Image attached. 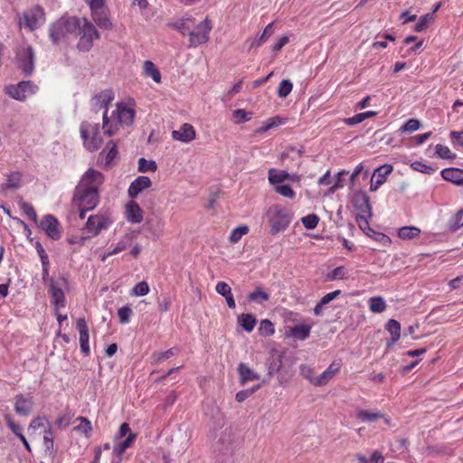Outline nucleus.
I'll return each instance as SVG.
<instances>
[{"mask_svg": "<svg viewBox=\"0 0 463 463\" xmlns=\"http://www.w3.org/2000/svg\"><path fill=\"white\" fill-rule=\"evenodd\" d=\"M341 294V290L337 289V290H335V291H332V292H329L327 294H326L321 299H320V305H327L328 303H330L332 300H334L335 298H336L338 296H340Z\"/></svg>", "mask_w": 463, "mask_h": 463, "instance_id": "69168bd1", "label": "nucleus"}, {"mask_svg": "<svg viewBox=\"0 0 463 463\" xmlns=\"http://www.w3.org/2000/svg\"><path fill=\"white\" fill-rule=\"evenodd\" d=\"M5 420L8 425V427L11 429V430L13 431V433L16 436L17 433H20L22 431V428L20 425L16 424L14 422V420H12V417L8 414H6L5 416Z\"/></svg>", "mask_w": 463, "mask_h": 463, "instance_id": "774afa93", "label": "nucleus"}, {"mask_svg": "<svg viewBox=\"0 0 463 463\" xmlns=\"http://www.w3.org/2000/svg\"><path fill=\"white\" fill-rule=\"evenodd\" d=\"M436 154L443 159H452L456 157V155L451 153L450 149L441 144H438L435 146Z\"/></svg>", "mask_w": 463, "mask_h": 463, "instance_id": "09e8293b", "label": "nucleus"}, {"mask_svg": "<svg viewBox=\"0 0 463 463\" xmlns=\"http://www.w3.org/2000/svg\"><path fill=\"white\" fill-rule=\"evenodd\" d=\"M274 325L268 319L260 321L259 332L261 335L269 336L274 334Z\"/></svg>", "mask_w": 463, "mask_h": 463, "instance_id": "a18cd8bd", "label": "nucleus"}, {"mask_svg": "<svg viewBox=\"0 0 463 463\" xmlns=\"http://www.w3.org/2000/svg\"><path fill=\"white\" fill-rule=\"evenodd\" d=\"M152 181L148 176L139 175L129 185L128 194L130 198H136L144 190L151 187Z\"/></svg>", "mask_w": 463, "mask_h": 463, "instance_id": "2eb2a0df", "label": "nucleus"}, {"mask_svg": "<svg viewBox=\"0 0 463 463\" xmlns=\"http://www.w3.org/2000/svg\"><path fill=\"white\" fill-rule=\"evenodd\" d=\"M91 17L99 28L106 30L112 29L113 24L109 17L108 11L104 7L91 10Z\"/></svg>", "mask_w": 463, "mask_h": 463, "instance_id": "6ab92c4d", "label": "nucleus"}, {"mask_svg": "<svg viewBox=\"0 0 463 463\" xmlns=\"http://www.w3.org/2000/svg\"><path fill=\"white\" fill-rule=\"evenodd\" d=\"M18 67L22 70L25 76L33 73L34 69V52L31 46H27L16 55Z\"/></svg>", "mask_w": 463, "mask_h": 463, "instance_id": "f8f14e48", "label": "nucleus"}, {"mask_svg": "<svg viewBox=\"0 0 463 463\" xmlns=\"http://www.w3.org/2000/svg\"><path fill=\"white\" fill-rule=\"evenodd\" d=\"M144 74L146 77H150L156 83L161 82V73L159 70L156 67L154 62L151 61H146L144 63Z\"/></svg>", "mask_w": 463, "mask_h": 463, "instance_id": "c756f323", "label": "nucleus"}, {"mask_svg": "<svg viewBox=\"0 0 463 463\" xmlns=\"http://www.w3.org/2000/svg\"><path fill=\"white\" fill-rule=\"evenodd\" d=\"M21 208L30 220L33 221L34 222H37L36 212L31 204L26 202H22Z\"/></svg>", "mask_w": 463, "mask_h": 463, "instance_id": "4d7b16f0", "label": "nucleus"}, {"mask_svg": "<svg viewBox=\"0 0 463 463\" xmlns=\"http://www.w3.org/2000/svg\"><path fill=\"white\" fill-rule=\"evenodd\" d=\"M79 27L80 20L77 17L62 16L50 26L49 36L53 43H58L74 33Z\"/></svg>", "mask_w": 463, "mask_h": 463, "instance_id": "7ed1b4c3", "label": "nucleus"}, {"mask_svg": "<svg viewBox=\"0 0 463 463\" xmlns=\"http://www.w3.org/2000/svg\"><path fill=\"white\" fill-rule=\"evenodd\" d=\"M392 170L393 167L392 165L384 164L374 170L372 177L373 179H375L378 182L383 184L386 181L387 175H390Z\"/></svg>", "mask_w": 463, "mask_h": 463, "instance_id": "2f4dec72", "label": "nucleus"}, {"mask_svg": "<svg viewBox=\"0 0 463 463\" xmlns=\"http://www.w3.org/2000/svg\"><path fill=\"white\" fill-rule=\"evenodd\" d=\"M354 206L357 212V217L366 225H369L368 219L372 217V206L369 196L364 192H357L353 199Z\"/></svg>", "mask_w": 463, "mask_h": 463, "instance_id": "9b49d317", "label": "nucleus"}, {"mask_svg": "<svg viewBox=\"0 0 463 463\" xmlns=\"http://www.w3.org/2000/svg\"><path fill=\"white\" fill-rule=\"evenodd\" d=\"M77 328L80 333V343L89 342V328L84 318L80 317L77 320Z\"/></svg>", "mask_w": 463, "mask_h": 463, "instance_id": "a19ab883", "label": "nucleus"}, {"mask_svg": "<svg viewBox=\"0 0 463 463\" xmlns=\"http://www.w3.org/2000/svg\"><path fill=\"white\" fill-rule=\"evenodd\" d=\"M370 310L373 313H382L386 308V303L382 297H373L369 300Z\"/></svg>", "mask_w": 463, "mask_h": 463, "instance_id": "4c0bfd02", "label": "nucleus"}, {"mask_svg": "<svg viewBox=\"0 0 463 463\" xmlns=\"http://www.w3.org/2000/svg\"><path fill=\"white\" fill-rule=\"evenodd\" d=\"M107 148L109 149L106 155V165L110 164L117 156V146L112 141L109 142L107 145Z\"/></svg>", "mask_w": 463, "mask_h": 463, "instance_id": "bf43d9fd", "label": "nucleus"}, {"mask_svg": "<svg viewBox=\"0 0 463 463\" xmlns=\"http://www.w3.org/2000/svg\"><path fill=\"white\" fill-rule=\"evenodd\" d=\"M40 227L52 240H59L61 235L58 220L52 214L46 215L40 223Z\"/></svg>", "mask_w": 463, "mask_h": 463, "instance_id": "4468645a", "label": "nucleus"}, {"mask_svg": "<svg viewBox=\"0 0 463 463\" xmlns=\"http://www.w3.org/2000/svg\"><path fill=\"white\" fill-rule=\"evenodd\" d=\"M434 20L433 13L427 14L420 17V21L415 25L416 32H423Z\"/></svg>", "mask_w": 463, "mask_h": 463, "instance_id": "c03bdc74", "label": "nucleus"}, {"mask_svg": "<svg viewBox=\"0 0 463 463\" xmlns=\"http://www.w3.org/2000/svg\"><path fill=\"white\" fill-rule=\"evenodd\" d=\"M43 445L46 451L50 453L53 451V433L51 427L43 431Z\"/></svg>", "mask_w": 463, "mask_h": 463, "instance_id": "49530a36", "label": "nucleus"}, {"mask_svg": "<svg viewBox=\"0 0 463 463\" xmlns=\"http://www.w3.org/2000/svg\"><path fill=\"white\" fill-rule=\"evenodd\" d=\"M50 293L52 296V303L54 309L58 311L61 307H65V296L58 283L53 279H50Z\"/></svg>", "mask_w": 463, "mask_h": 463, "instance_id": "f3484780", "label": "nucleus"}, {"mask_svg": "<svg viewBox=\"0 0 463 463\" xmlns=\"http://www.w3.org/2000/svg\"><path fill=\"white\" fill-rule=\"evenodd\" d=\"M156 163L154 160H146L144 157L138 159V171L141 173L156 172Z\"/></svg>", "mask_w": 463, "mask_h": 463, "instance_id": "ea45409f", "label": "nucleus"}, {"mask_svg": "<svg viewBox=\"0 0 463 463\" xmlns=\"http://www.w3.org/2000/svg\"><path fill=\"white\" fill-rule=\"evenodd\" d=\"M76 421L80 424L73 428V430L84 434L86 438H90L92 432L91 422L85 417H78Z\"/></svg>", "mask_w": 463, "mask_h": 463, "instance_id": "7c9ffc66", "label": "nucleus"}, {"mask_svg": "<svg viewBox=\"0 0 463 463\" xmlns=\"http://www.w3.org/2000/svg\"><path fill=\"white\" fill-rule=\"evenodd\" d=\"M46 422L50 426V423L48 422V420L45 417H37L31 421V423L29 425V430H36L44 428V425Z\"/></svg>", "mask_w": 463, "mask_h": 463, "instance_id": "e2e57ef3", "label": "nucleus"}, {"mask_svg": "<svg viewBox=\"0 0 463 463\" xmlns=\"http://www.w3.org/2000/svg\"><path fill=\"white\" fill-rule=\"evenodd\" d=\"M273 33V23L269 24L263 33L260 35H257L252 40H248L247 43H249V51H250L252 48H258L262 43H264Z\"/></svg>", "mask_w": 463, "mask_h": 463, "instance_id": "b1692460", "label": "nucleus"}, {"mask_svg": "<svg viewBox=\"0 0 463 463\" xmlns=\"http://www.w3.org/2000/svg\"><path fill=\"white\" fill-rule=\"evenodd\" d=\"M80 37L77 44V48L80 52H89L93 46V40L99 39L100 34L96 27L86 18L83 23H80Z\"/></svg>", "mask_w": 463, "mask_h": 463, "instance_id": "0eeeda50", "label": "nucleus"}, {"mask_svg": "<svg viewBox=\"0 0 463 463\" xmlns=\"http://www.w3.org/2000/svg\"><path fill=\"white\" fill-rule=\"evenodd\" d=\"M311 331V326L308 325H297L291 328V335L301 340L307 339Z\"/></svg>", "mask_w": 463, "mask_h": 463, "instance_id": "c9c22d12", "label": "nucleus"}, {"mask_svg": "<svg viewBox=\"0 0 463 463\" xmlns=\"http://www.w3.org/2000/svg\"><path fill=\"white\" fill-rule=\"evenodd\" d=\"M318 222H319V218L315 213L308 214L307 216H304L301 219V222L303 223L305 228H307L308 230L315 229L317 227V225L318 224Z\"/></svg>", "mask_w": 463, "mask_h": 463, "instance_id": "de8ad7c7", "label": "nucleus"}, {"mask_svg": "<svg viewBox=\"0 0 463 463\" xmlns=\"http://www.w3.org/2000/svg\"><path fill=\"white\" fill-rule=\"evenodd\" d=\"M293 85L289 80H282L279 83L278 95L280 98H286L292 90Z\"/></svg>", "mask_w": 463, "mask_h": 463, "instance_id": "8fccbe9b", "label": "nucleus"}, {"mask_svg": "<svg viewBox=\"0 0 463 463\" xmlns=\"http://www.w3.org/2000/svg\"><path fill=\"white\" fill-rule=\"evenodd\" d=\"M449 230L457 231L463 226V209L458 211L449 222Z\"/></svg>", "mask_w": 463, "mask_h": 463, "instance_id": "58836bf2", "label": "nucleus"}, {"mask_svg": "<svg viewBox=\"0 0 463 463\" xmlns=\"http://www.w3.org/2000/svg\"><path fill=\"white\" fill-rule=\"evenodd\" d=\"M213 29L212 22L209 18H205L197 24L196 30L189 32L190 46L197 47L206 43L210 39V32Z\"/></svg>", "mask_w": 463, "mask_h": 463, "instance_id": "9d476101", "label": "nucleus"}, {"mask_svg": "<svg viewBox=\"0 0 463 463\" xmlns=\"http://www.w3.org/2000/svg\"><path fill=\"white\" fill-rule=\"evenodd\" d=\"M149 292V286L146 281L138 282L133 288L136 296H146Z\"/></svg>", "mask_w": 463, "mask_h": 463, "instance_id": "052dcab7", "label": "nucleus"}, {"mask_svg": "<svg viewBox=\"0 0 463 463\" xmlns=\"http://www.w3.org/2000/svg\"><path fill=\"white\" fill-rule=\"evenodd\" d=\"M136 439L137 434L132 432L129 424L127 422L122 423L114 437L116 444L113 447V453L117 457H122L126 449L133 445Z\"/></svg>", "mask_w": 463, "mask_h": 463, "instance_id": "423d86ee", "label": "nucleus"}, {"mask_svg": "<svg viewBox=\"0 0 463 463\" xmlns=\"http://www.w3.org/2000/svg\"><path fill=\"white\" fill-rule=\"evenodd\" d=\"M215 290L222 297H227L232 294L231 287L224 281H220L216 284Z\"/></svg>", "mask_w": 463, "mask_h": 463, "instance_id": "680f3d73", "label": "nucleus"}, {"mask_svg": "<svg viewBox=\"0 0 463 463\" xmlns=\"http://www.w3.org/2000/svg\"><path fill=\"white\" fill-rule=\"evenodd\" d=\"M22 19L26 28L34 31L45 23V12L41 5H36L24 11Z\"/></svg>", "mask_w": 463, "mask_h": 463, "instance_id": "6e6552de", "label": "nucleus"}, {"mask_svg": "<svg viewBox=\"0 0 463 463\" xmlns=\"http://www.w3.org/2000/svg\"><path fill=\"white\" fill-rule=\"evenodd\" d=\"M179 353V350L177 348H170L166 350L165 352L158 353L154 354V357L156 362H162L164 360H166L172 356L177 355Z\"/></svg>", "mask_w": 463, "mask_h": 463, "instance_id": "5fc2aeb1", "label": "nucleus"}, {"mask_svg": "<svg viewBox=\"0 0 463 463\" xmlns=\"http://www.w3.org/2000/svg\"><path fill=\"white\" fill-rule=\"evenodd\" d=\"M269 299V295L265 292L261 288H256L254 291L248 295L250 302L262 304Z\"/></svg>", "mask_w": 463, "mask_h": 463, "instance_id": "72a5a7b5", "label": "nucleus"}, {"mask_svg": "<svg viewBox=\"0 0 463 463\" xmlns=\"http://www.w3.org/2000/svg\"><path fill=\"white\" fill-rule=\"evenodd\" d=\"M346 270L345 267L339 266L334 269L331 272L326 275V279L328 281H333L335 279H344L346 278Z\"/></svg>", "mask_w": 463, "mask_h": 463, "instance_id": "79ce46f5", "label": "nucleus"}, {"mask_svg": "<svg viewBox=\"0 0 463 463\" xmlns=\"http://www.w3.org/2000/svg\"><path fill=\"white\" fill-rule=\"evenodd\" d=\"M420 234V230L415 226H404L398 230V237L402 240H412Z\"/></svg>", "mask_w": 463, "mask_h": 463, "instance_id": "c85d7f7f", "label": "nucleus"}, {"mask_svg": "<svg viewBox=\"0 0 463 463\" xmlns=\"http://www.w3.org/2000/svg\"><path fill=\"white\" fill-rule=\"evenodd\" d=\"M6 94L11 98L24 101L29 95L35 93L38 87L31 80L21 81L16 85L11 84L5 88Z\"/></svg>", "mask_w": 463, "mask_h": 463, "instance_id": "1a4fd4ad", "label": "nucleus"}, {"mask_svg": "<svg viewBox=\"0 0 463 463\" xmlns=\"http://www.w3.org/2000/svg\"><path fill=\"white\" fill-rule=\"evenodd\" d=\"M282 366V355H273L268 363V379H270L275 373L279 372Z\"/></svg>", "mask_w": 463, "mask_h": 463, "instance_id": "473e14b6", "label": "nucleus"}, {"mask_svg": "<svg viewBox=\"0 0 463 463\" xmlns=\"http://www.w3.org/2000/svg\"><path fill=\"white\" fill-rule=\"evenodd\" d=\"M265 216L270 227L269 232L273 235L286 230L291 222V213L279 204L269 206Z\"/></svg>", "mask_w": 463, "mask_h": 463, "instance_id": "20e7f679", "label": "nucleus"}, {"mask_svg": "<svg viewBox=\"0 0 463 463\" xmlns=\"http://www.w3.org/2000/svg\"><path fill=\"white\" fill-rule=\"evenodd\" d=\"M104 182L103 175L90 168L80 178L76 186L73 201L79 207H85V210H93L99 203V189Z\"/></svg>", "mask_w": 463, "mask_h": 463, "instance_id": "f03ea898", "label": "nucleus"}, {"mask_svg": "<svg viewBox=\"0 0 463 463\" xmlns=\"http://www.w3.org/2000/svg\"><path fill=\"white\" fill-rule=\"evenodd\" d=\"M248 232L249 227L246 225L237 227L232 231L229 241L232 243L238 242L243 235L248 233Z\"/></svg>", "mask_w": 463, "mask_h": 463, "instance_id": "37998d69", "label": "nucleus"}, {"mask_svg": "<svg viewBox=\"0 0 463 463\" xmlns=\"http://www.w3.org/2000/svg\"><path fill=\"white\" fill-rule=\"evenodd\" d=\"M113 99L114 93L111 90H105L93 99L96 107L104 109L102 115V129L104 135L108 137L115 135L119 126H128L132 124L135 118V111L122 103H118L116 109L109 116L108 108Z\"/></svg>", "mask_w": 463, "mask_h": 463, "instance_id": "f257e3e1", "label": "nucleus"}, {"mask_svg": "<svg viewBox=\"0 0 463 463\" xmlns=\"http://www.w3.org/2000/svg\"><path fill=\"white\" fill-rule=\"evenodd\" d=\"M386 329L392 335L391 341L388 342V344H387L388 346H391L392 345L395 344L400 339L401 325L397 320L390 319L387 323Z\"/></svg>", "mask_w": 463, "mask_h": 463, "instance_id": "bb28decb", "label": "nucleus"}, {"mask_svg": "<svg viewBox=\"0 0 463 463\" xmlns=\"http://www.w3.org/2000/svg\"><path fill=\"white\" fill-rule=\"evenodd\" d=\"M71 415L70 412L60 415L56 420V425L59 428H66L71 424Z\"/></svg>", "mask_w": 463, "mask_h": 463, "instance_id": "0e129e2a", "label": "nucleus"}, {"mask_svg": "<svg viewBox=\"0 0 463 463\" xmlns=\"http://www.w3.org/2000/svg\"><path fill=\"white\" fill-rule=\"evenodd\" d=\"M299 370H300V374L315 385V381H317V377L313 376V374H314L313 369L308 365L303 364L300 366Z\"/></svg>", "mask_w": 463, "mask_h": 463, "instance_id": "13d9d810", "label": "nucleus"}, {"mask_svg": "<svg viewBox=\"0 0 463 463\" xmlns=\"http://www.w3.org/2000/svg\"><path fill=\"white\" fill-rule=\"evenodd\" d=\"M33 406V397H24L23 394L16 395L14 411L18 415L25 417L30 415Z\"/></svg>", "mask_w": 463, "mask_h": 463, "instance_id": "a211bd4d", "label": "nucleus"}, {"mask_svg": "<svg viewBox=\"0 0 463 463\" xmlns=\"http://www.w3.org/2000/svg\"><path fill=\"white\" fill-rule=\"evenodd\" d=\"M80 131L84 146L88 150L95 151L100 147L103 140L99 123L84 121L80 124Z\"/></svg>", "mask_w": 463, "mask_h": 463, "instance_id": "39448f33", "label": "nucleus"}, {"mask_svg": "<svg viewBox=\"0 0 463 463\" xmlns=\"http://www.w3.org/2000/svg\"><path fill=\"white\" fill-rule=\"evenodd\" d=\"M238 323L246 332L250 333L254 329L257 319L252 314H241L238 317Z\"/></svg>", "mask_w": 463, "mask_h": 463, "instance_id": "cd10ccee", "label": "nucleus"}, {"mask_svg": "<svg viewBox=\"0 0 463 463\" xmlns=\"http://www.w3.org/2000/svg\"><path fill=\"white\" fill-rule=\"evenodd\" d=\"M411 167L413 170L424 173L427 175H432L435 173L436 169L430 165H428L426 164H423L420 161H415L411 164Z\"/></svg>", "mask_w": 463, "mask_h": 463, "instance_id": "3c124183", "label": "nucleus"}, {"mask_svg": "<svg viewBox=\"0 0 463 463\" xmlns=\"http://www.w3.org/2000/svg\"><path fill=\"white\" fill-rule=\"evenodd\" d=\"M420 122L416 118L409 119L402 128V132H413L420 128Z\"/></svg>", "mask_w": 463, "mask_h": 463, "instance_id": "6e6d98bb", "label": "nucleus"}, {"mask_svg": "<svg viewBox=\"0 0 463 463\" xmlns=\"http://www.w3.org/2000/svg\"><path fill=\"white\" fill-rule=\"evenodd\" d=\"M275 192L283 197L292 199L295 197V192L288 184L277 185L275 187Z\"/></svg>", "mask_w": 463, "mask_h": 463, "instance_id": "603ef678", "label": "nucleus"}, {"mask_svg": "<svg viewBox=\"0 0 463 463\" xmlns=\"http://www.w3.org/2000/svg\"><path fill=\"white\" fill-rule=\"evenodd\" d=\"M289 174L287 171L278 172L276 169L269 170V182L271 184H277L284 182L285 180L289 178Z\"/></svg>", "mask_w": 463, "mask_h": 463, "instance_id": "f704fd0d", "label": "nucleus"}, {"mask_svg": "<svg viewBox=\"0 0 463 463\" xmlns=\"http://www.w3.org/2000/svg\"><path fill=\"white\" fill-rule=\"evenodd\" d=\"M340 363L333 362L315 381L316 386L326 385L340 370Z\"/></svg>", "mask_w": 463, "mask_h": 463, "instance_id": "412c9836", "label": "nucleus"}, {"mask_svg": "<svg viewBox=\"0 0 463 463\" xmlns=\"http://www.w3.org/2000/svg\"><path fill=\"white\" fill-rule=\"evenodd\" d=\"M383 417V413L381 411H369L366 410H357L356 418L364 423H372Z\"/></svg>", "mask_w": 463, "mask_h": 463, "instance_id": "393cba45", "label": "nucleus"}, {"mask_svg": "<svg viewBox=\"0 0 463 463\" xmlns=\"http://www.w3.org/2000/svg\"><path fill=\"white\" fill-rule=\"evenodd\" d=\"M110 223L111 221L104 215H90L87 220L85 229L88 232L91 233L92 236H97L103 230H107Z\"/></svg>", "mask_w": 463, "mask_h": 463, "instance_id": "ddd939ff", "label": "nucleus"}, {"mask_svg": "<svg viewBox=\"0 0 463 463\" xmlns=\"http://www.w3.org/2000/svg\"><path fill=\"white\" fill-rule=\"evenodd\" d=\"M196 134L194 127L191 124L184 123L178 130L172 132V137L175 140L188 143L195 139Z\"/></svg>", "mask_w": 463, "mask_h": 463, "instance_id": "dca6fc26", "label": "nucleus"}, {"mask_svg": "<svg viewBox=\"0 0 463 463\" xmlns=\"http://www.w3.org/2000/svg\"><path fill=\"white\" fill-rule=\"evenodd\" d=\"M21 174L19 172H13L7 176L6 183L0 186V192L5 193L10 189H17L21 183Z\"/></svg>", "mask_w": 463, "mask_h": 463, "instance_id": "a878e982", "label": "nucleus"}, {"mask_svg": "<svg viewBox=\"0 0 463 463\" xmlns=\"http://www.w3.org/2000/svg\"><path fill=\"white\" fill-rule=\"evenodd\" d=\"M252 113L244 109H238L232 111V120L235 124L239 125L250 120Z\"/></svg>", "mask_w": 463, "mask_h": 463, "instance_id": "e433bc0d", "label": "nucleus"}, {"mask_svg": "<svg viewBox=\"0 0 463 463\" xmlns=\"http://www.w3.org/2000/svg\"><path fill=\"white\" fill-rule=\"evenodd\" d=\"M237 372L240 376V382L242 385L250 381L259 380L260 374L250 369L246 364L241 363L238 365Z\"/></svg>", "mask_w": 463, "mask_h": 463, "instance_id": "5701e85b", "label": "nucleus"}, {"mask_svg": "<svg viewBox=\"0 0 463 463\" xmlns=\"http://www.w3.org/2000/svg\"><path fill=\"white\" fill-rule=\"evenodd\" d=\"M128 241H129L128 237H126V241L122 240V241H118L117 243L116 247L111 251L108 252V255H114V254H118V253L123 251L124 250L127 249V247L128 245Z\"/></svg>", "mask_w": 463, "mask_h": 463, "instance_id": "338daca9", "label": "nucleus"}, {"mask_svg": "<svg viewBox=\"0 0 463 463\" xmlns=\"http://www.w3.org/2000/svg\"><path fill=\"white\" fill-rule=\"evenodd\" d=\"M131 315L132 310L128 306H124L120 307L118 311V319L121 324L128 323Z\"/></svg>", "mask_w": 463, "mask_h": 463, "instance_id": "864d4df0", "label": "nucleus"}, {"mask_svg": "<svg viewBox=\"0 0 463 463\" xmlns=\"http://www.w3.org/2000/svg\"><path fill=\"white\" fill-rule=\"evenodd\" d=\"M126 217L131 223H140L143 221V211L135 201L126 204Z\"/></svg>", "mask_w": 463, "mask_h": 463, "instance_id": "aec40b11", "label": "nucleus"}, {"mask_svg": "<svg viewBox=\"0 0 463 463\" xmlns=\"http://www.w3.org/2000/svg\"><path fill=\"white\" fill-rule=\"evenodd\" d=\"M441 176L444 180L457 185H463V169L446 168L441 171Z\"/></svg>", "mask_w": 463, "mask_h": 463, "instance_id": "4be33fe9", "label": "nucleus"}]
</instances>
